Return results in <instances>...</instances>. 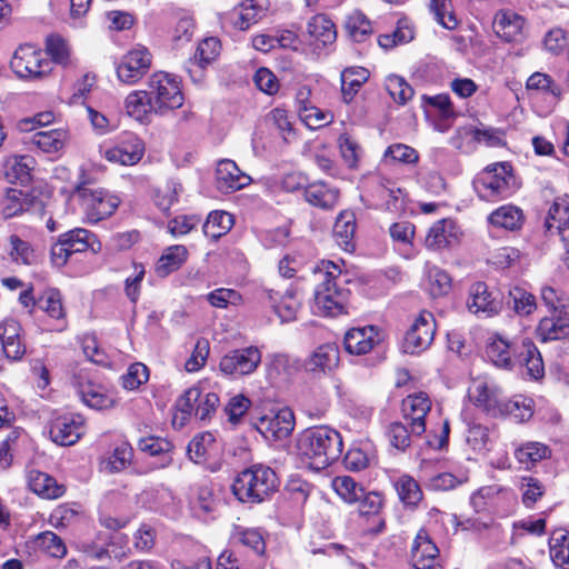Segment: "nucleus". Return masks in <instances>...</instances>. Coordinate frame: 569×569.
Returning <instances> with one entry per match:
<instances>
[{"label":"nucleus","instance_id":"obj_11","mask_svg":"<svg viewBox=\"0 0 569 569\" xmlns=\"http://www.w3.org/2000/svg\"><path fill=\"white\" fill-rule=\"evenodd\" d=\"M152 54L143 46H136L124 53L117 64L118 79L127 84H134L150 70Z\"/></svg>","mask_w":569,"mask_h":569},{"label":"nucleus","instance_id":"obj_32","mask_svg":"<svg viewBox=\"0 0 569 569\" xmlns=\"http://www.w3.org/2000/svg\"><path fill=\"white\" fill-rule=\"evenodd\" d=\"M124 108L129 117L139 122H149L153 112V103L147 90L130 92L124 100Z\"/></svg>","mask_w":569,"mask_h":569},{"label":"nucleus","instance_id":"obj_45","mask_svg":"<svg viewBox=\"0 0 569 569\" xmlns=\"http://www.w3.org/2000/svg\"><path fill=\"white\" fill-rule=\"evenodd\" d=\"M540 297L549 315L569 316V297L563 290L543 286Z\"/></svg>","mask_w":569,"mask_h":569},{"label":"nucleus","instance_id":"obj_46","mask_svg":"<svg viewBox=\"0 0 569 569\" xmlns=\"http://www.w3.org/2000/svg\"><path fill=\"white\" fill-rule=\"evenodd\" d=\"M413 38L415 30L412 23L407 18H401L391 33L379 36L378 43L381 48L389 50L398 44L408 43Z\"/></svg>","mask_w":569,"mask_h":569},{"label":"nucleus","instance_id":"obj_64","mask_svg":"<svg viewBox=\"0 0 569 569\" xmlns=\"http://www.w3.org/2000/svg\"><path fill=\"white\" fill-rule=\"evenodd\" d=\"M9 254L14 262L22 264H31L34 260V251L29 242L22 240L16 234L10 236Z\"/></svg>","mask_w":569,"mask_h":569},{"label":"nucleus","instance_id":"obj_28","mask_svg":"<svg viewBox=\"0 0 569 569\" xmlns=\"http://www.w3.org/2000/svg\"><path fill=\"white\" fill-rule=\"evenodd\" d=\"M27 480L30 490L43 499H58L66 491L53 477L40 470H30Z\"/></svg>","mask_w":569,"mask_h":569},{"label":"nucleus","instance_id":"obj_37","mask_svg":"<svg viewBox=\"0 0 569 569\" xmlns=\"http://www.w3.org/2000/svg\"><path fill=\"white\" fill-rule=\"evenodd\" d=\"M501 418H509L517 423L529 420L533 415V401L523 396H515L511 399H506L502 402Z\"/></svg>","mask_w":569,"mask_h":569},{"label":"nucleus","instance_id":"obj_42","mask_svg":"<svg viewBox=\"0 0 569 569\" xmlns=\"http://www.w3.org/2000/svg\"><path fill=\"white\" fill-rule=\"evenodd\" d=\"M509 493V490L499 485L485 486L472 493L470 503L476 512H482L497 505L501 498H507Z\"/></svg>","mask_w":569,"mask_h":569},{"label":"nucleus","instance_id":"obj_12","mask_svg":"<svg viewBox=\"0 0 569 569\" xmlns=\"http://www.w3.org/2000/svg\"><path fill=\"white\" fill-rule=\"evenodd\" d=\"M78 193L87 220L92 223L110 217L120 203L118 197L101 189L81 188Z\"/></svg>","mask_w":569,"mask_h":569},{"label":"nucleus","instance_id":"obj_4","mask_svg":"<svg viewBox=\"0 0 569 569\" xmlns=\"http://www.w3.org/2000/svg\"><path fill=\"white\" fill-rule=\"evenodd\" d=\"M278 487V477L270 467L253 465L237 475L232 492L239 501L252 505L269 499Z\"/></svg>","mask_w":569,"mask_h":569},{"label":"nucleus","instance_id":"obj_51","mask_svg":"<svg viewBox=\"0 0 569 569\" xmlns=\"http://www.w3.org/2000/svg\"><path fill=\"white\" fill-rule=\"evenodd\" d=\"M233 226V217L227 211H212L209 213L204 224L203 233L212 240H218L226 234Z\"/></svg>","mask_w":569,"mask_h":569},{"label":"nucleus","instance_id":"obj_14","mask_svg":"<svg viewBox=\"0 0 569 569\" xmlns=\"http://www.w3.org/2000/svg\"><path fill=\"white\" fill-rule=\"evenodd\" d=\"M468 310L480 318H491L502 308V300L498 293L490 291L485 282H476L469 289Z\"/></svg>","mask_w":569,"mask_h":569},{"label":"nucleus","instance_id":"obj_6","mask_svg":"<svg viewBox=\"0 0 569 569\" xmlns=\"http://www.w3.org/2000/svg\"><path fill=\"white\" fill-rule=\"evenodd\" d=\"M146 90L153 103L154 114L166 116L183 104L181 83L174 74L163 71L152 73Z\"/></svg>","mask_w":569,"mask_h":569},{"label":"nucleus","instance_id":"obj_22","mask_svg":"<svg viewBox=\"0 0 569 569\" xmlns=\"http://www.w3.org/2000/svg\"><path fill=\"white\" fill-rule=\"evenodd\" d=\"M340 352L336 345L323 343L317 347L305 360L306 371L315 375H327L332 372L339 365Z\"/></svg>","mask_w":569,"mask_h":569},{"label":"nucleus","instance_id":"obj_17","mask_svg":"<svg viewBox=\"0 0 569 569\" xmlns=\"http://www.w3.org/2000/svg\"><path fill=\"white\" fill-rule=\"evenodd\" d=\"M461 231L455 220L445 218L436 221L428 230L425 246L431 251L449 249L460 241Z\"/></svg>","mask_w":569,"mask_h":569},{"label":"nucleus","instance_id":"obj_43","mask_svg":"<svg viewBox=\"0 0 569 569\" xmlns=\"http://www.w3.org/2000/svg\"><path fill=\"white\" fill-rule=\"evenodd\" d=\"M31 206L32 199L28 193L19 189H8L1 202V211L9 219L30 210Z\"/></svg>","mask_w":569,"mask_h":569},{"label":"nucleus","instance_id":"obj_16","mask_svg":"<svg viewBox=\"0 0 569 569\" xmlns=\"http://www.w3.org/2000/svg\"><path fill=\"white\" fill-rule=\"evenodd\" d=\"M471 401L488 416L499 418L501 416L505 397L501 389L492 382L476 380L469 388Z\"/></svg>","mask_w":569,"mask_h":569},{"label":"nucleus","instance_id":"obj_49","mask_svg":"<svg viewBox=\"0 0 569 569\" xmlns=\"http://www.w3.org/2000/svg\"><path fill=\"white\" fill-rule=\"evenodd\" d=\"M261 423L267 425V430L274 438H287L295 428L293 412L289 409H282L272 418H262Z\"/></svg>","mask_w":569,"mask_h":569},{"label":"nucleus","instance_id":"obj_8","mask_svg":"<svg viewBox=\"0 0 569 569\" xmlns=\"http://www.w3.org/2000/svg\"><path fill=\"white\" fill-rule=\"evenodd\" d=\"M52 61L44 57V53L32 44H22L14 51L10 68L22 79H40L52 70Z\"/></svg>","mask_w":569,"mask_h":569},{"label":"nucleus","instance_id":"obj_58","mask_svg":"<svg viewBox=\"0 0 569 569\" xmlns=\"http://www.w3.org/2000/svg\"><path fill=\"white\" fill-rule=\"evenodd\" d=\"M509 298V303H512L513 310L520 316H529L537 308L535 296L521 287L510 289Z\"/></svg>","mask_w":569,"mask_h":569},{"label":"nucleus","instance_id":"obj_24","mask_svg":"<svg viewBox=\"0 0 569 569\" xmlns=\"http://www.w3.org/2000/svg\"><path fill=\"white\" fill-rule=\"evenodd\" d=\"M439 549L426 530H420L412 543L411 561L415 569H433L438 562Z\"/></svg>","mask_w":569,"mask_h":569},{"label":"nucleus","instance_id":"obj_1","mask_svg":"<svg viewBox=\"0 0 569 569\" xmlns=\"http://www.w3.org/2000/svg\"><path fill=\"white\" fill-rule=\"evenodd\" d=\"M486 355L497 368L515 370L517 367H525L528 377L535 380L545 376L541 353L529 338L510 342L500 335H493L487 342Z\"/></svg>","mask_w":569,"mask_h":569},{"label":"nucleus","instance_id":"obj_19","mask_svg":"<svg viewBox=\"0 0 569 569\" xmlns=\"http://www.w3.org/2000/svg\"><path fill=\"white\" fill-rule=\"evenodd\" d=\"M83 433L84 421L80 415L60 416L50 428L51 439L61 446L74 445Z\"/></svg>","mask_w":569,"mask_h":569},{"label":"nucleus","instance_id":"obj_54","mask_svg":"<svg viewBox=\"0 0 569 569\" xmlns=\"http://www.w3.org/2000/svg\"><path fill=\"white\" fill-rule=\"evenodd\" d=\"M232 538L242 546L252 549L259 556H262L266 551V541L259 529L239 526L234 528Z\"/></svg>","mask_w":569,"mask_h":569},{"label":"nucleus","instance_id":"obj_31","mask_svg":"<svg viewBox=\"0 0 569 569\" xmlns=\"http://www.w3.org/2000/svg\"><path fill=\"white\" fill-rule=\"evenodd\" d=\"M356 217L351 211H342L337 217L333 226V238L337 244L347 252L356 248Z\"/></svg>","mask_w":569,"mask_h":569},{"label":"nucleus","instance_id":"obj_57","mask_svg":"<svg viewBox=\"0 0 569 569\" xmlns=\"http://www.w3.org/2000/svg\"><path fill=\"white\" fill-rule=\"evenodd\" d=\"M346 29L351 39L356 42L365 41L372 32L371 22L360 11H355L348 17Z\"/></svg>","mask_w":569,"mask_h":569},{"label":"nucleus","instance_id":"obj_48","mask_svg":"<svg viewBox=\"0 0 569 569\" xmlns=\"http://www.w3.org/2000/svg\"><path fill=\"white\" fill-rule=\"evenodd\" d=\"M67 132L62 129L38 131L32 134L31 143L43 152L52 153L60 151L67 141Z\"/></svg>","mask_w":569,"mask_h":569},{"label":"nucleus","instance_id":"obj_53","mask_svg":"<svg viewBox=\"0 0 569 569\" xmlns=\"http://www.w3.org/2000/svg\"><path fill=\"white\" fill-rule=\"evenodd\" d=\"M46 52L51 60L67 67L71 63V49L66 39L59 34H50L46 40Z\"/></svg>","mask_w":569,"mask_h":569},{"label":"nucleus","instance_id":"obj_55","mask_svg":"<svg viewBox=\"0 0 569 569\" xmlns=\"http://www.w3.org/2000/svg\"><path fill=\"white\" fill-rule=\"evenodd\" d=\"M359 501V512L361 516H372L373 521L377 522L375 532H380L385 528V520L379 516L382 508V497L377 492H365Z\"/></svg>","mask_w":569,"mask_h":569},{"label":"nucleus","instance_id":"obj_61","mask_svg":"<svg viewBox=\"0 0 569 569\" xmlns=\"http://www.w3.org/2000/svg\"><path fill=\"white\" fill-rule=\"evenodd\" d=\"M369 445H352L343 458L345 467L351 471H360L368 467L369 465V455H368Z\"/></svg>","mask_w":569,"mask_h":569},{"label":"nucleus","instance_id":"obj_10","mask_svg":"<svg viewBox=\"0 0 569 569\" xmlns=\"http://www.w3.org/2000/svg\"><path fill=\"white\" fill-rule=\"evenodd\" d=\"M218 405L219 397L217 393L203 392L199 387L188 389L176 402V407L183 415V419L193 412L200 420L209 419L216 412Z\"/></svg>","mask_w":569,"mask_h":569},{"label":"nucleus","instance_id":"obj_25","mask_svg":"<svg viewBox=\"0 0 569 569\" xmlns=\"http://www.w3.org/2000/svg\"><path fill=\"white\" fill-rule=\"evenodd\" d=\"M379 341V330L375 326L352 328L345 335V348L351 355L368 353Z\"/></svg>","mask_w":569,"mask_h":569},{"label":"nucleus","instance_id":"obj_29","mask_svg":"<svg viewBox=\"0 0 569 569\" xmlns=\"http://www.w3.org/2000/svg\"><path fill=\"white\" fill-rule=\"evenodd\" d=\"M523 26L525 19L511 10L499 11L493 20L496 33L508 42L520 39Z\"/></svg>","mask_w":569,"mask_h":569},{"label":"nucleus","instance_id":"obj_13","mask_svg":"<svg viewBox=\"0 0 569 569\" xmlns=\"http://www.w3.org/2000/svg\"><path fill=\"white\" fill-rule=\"evenodd\" d=\"M431 410V400L425 392L408 395L401 405L402 417L413 436H421L426 431V417Z\"/></svg>","mask_w":569,"mask_h":569},{"label":"nucleus","instance_id":"obj_18","mask_svg":"<svg viewBox=\"0 0 569 569\" xmlns=\"http://www.w3.org/2000/svg\"><path fill=\"white\" fill-rule=\"evenodd\" d=\"M143 154L142 140L133 133H124L114 147L106 150L104 158L112 163L133 166L142 159Z\"/></svg>","mask_w":569,"mask_h":569},{"label":"nucleus","instance_id":"obj_39","mask_svg":"<svg viewBox=\"0 0 569 569\" xmlns=\"http://www.w3.org/2000/svg\"><path fill=\"white\" fill-rule=\"evenodd\" d=\"M399 500L409 508H416L423 498L422 490L418 481L409 476L401 475L393 481Z\"/></svg>","mask_w":569,"mask_h":569},{"label":"nucleus","instance_id":"obj_7","mask_svg":"<svg viewBox=\"0 0 569 569\" xmlns=\"http://www.w3.org/2000/svg\"><path fill=\"white\" fill-rule=\"evenodd\" d=\"M94 244L100 249L101 244L92 232L83 228H74L62 233L51 247V261L54 266L62 267L72 253L84 252L88 249L97 251Z\"/></svg>","mask_w":569,"mask_h":569},{"label":"nucleus","instance_id":"obj_60","mask_svg":"<svg viewBox=\"0 0 569 569\" xmlns=\"http://www.w3.org/2000/svg\"><path fill=\"white\" fill-rule=\"evenodd\" d=\"M429 291L432 297H441L447 295L451 289V278L442 269L431 267L427 272Z\"/></svg>","mask_w":569,"mask_h":569},{"label":"nucleus","instance_id":"obj_23","mask_svg":"<svg viewBox=\"0 0 569 569\" xmlns=\"http://www.w3.org/2000/svg\"><path fill=\"white\" fill-rule=\"evenodd\" d=\"M307 34L313 50H322L333 46L337 39V29L328 16L318 13L307 22Z\"/></svg>","mask_w":569,"mask_h":569},{"label":"nucleus","instance_id":"obj_34","mask_svg":"<svg viewBox=\"0 0 569 569\" xmlns=\"http://www.w3.org/2000/svg\"><path fill=\"white\" fill-rule=\"evenodd\" d=\"M523 220L522 210L512 204L501 206L488 217V221L492 227L509 231L520 229Z\"/></svg>","mask_w":569,"mask_h":569},{"label":"nucleus","instance_id":"obj_50","mask_svg":"<svg viewBox=\"0 0 569 569\" xmlns=\"http://www.w3.org/2000/svg\"><path fill=\"white\" fill-rule=\"evenodd\" d=\"M549 452L548 447L543 443L530 441L518 447L515 450V457L525 469H530L537 462L546 459Z\"/></svg>","mask_w":569,"mask_h":569},{"label":"nucleus","instance_id":"obj_5","mask_svg":"<svg viewBox=\"0 0 569 569\" xmlns=\"http://www.w3.org/2000/svg\"><path fill=\"white\" fill-rule=\"evenodd\" d=\"M478 196L487 201L508 198L515 190V177L509 162L487 166L473 180Z\"/></svg>","mask_w":569,"mask_h":569},{"label":"nucleus","instance_id":"obj_3","mask_svg":"<svg viewBox=\"0 0 569 569\" xmlns=\"http://www.w3.org/2000/svg\"><path fill=\"white\" fill-rule=\"evenodd\" d=\"M340 433L329 427L308 428L297 439V455L309 469L320 471L337 461L342 452Z\"/></svg>","mask_w":569,"mask_h":569},{"label":"nucleus","instance_id":"obj_30","mask_svg":"<svg viewBox=\"0 0 569 569\" xmlns=\"http://www.w3.org/2000/svg\"><path fill=\"white\" fill-rule=\"evenodd\" d=\"M537 338L542 342L560 340L569 336V316L548 315L536 328Z\"/></svg>","mask_w":569,"mask_h":569},{"label":"nucleus","instance_id":"obj_9","mask_svg":"<svg viewBox=\"0 0 569 569\" xmlns=\"http://www.w3.org/2000/svg\"><path fill=\"white\" fill-rule=\"evenodd\" d=\"M436 321L431 312L422 311L405 335L402 350L406 353L419 355L427 350L435 338Z\"/></svg>","mask_w":569,"mask_h":569},{"label":"nucleus","instance_id":"obj_35","mask_svg":"<svg viewBox=\"0 0 569 569\" xmlns=\"http://www.w3.org/2000/svg\"><path fill=\"white\" fill-rule=\"evenodd\" d=\"M139 449L153 457H160V462L157 468H167L172 461L173 445L166 438L161 437H146L139 440Z\"/></svg>","mask_w":569,"mask_h":569},{"label":"nucleus","instance_id":"obj_15","mask_svg":"<svg viewBox=\"0 0 569 569\" xmlns=\"http://www.w3.org/2000/svg\"><path fill=\"white\" fill-rule=\"evenodd\" d=\"M261 361V352L256 347L232 350L220 360V370L229 376L252 373Z\"/></svg>","mask_w":569,"mask_h":569},{"label":"nucleus","instance_id":"obj_59","mask_svg":"<svg viewBox=\"0 0 569 569\" xmlns=\"http://www.w3.org/2000/svg\"><path fill=\"white\" fill-rule=\"evenodd\" d=\"M221 44L218 38L209 37L203 39L197 48L194 53V62L193 64L199 68H204V66L211 63L217 59L220 54Z\"/></svg>","mask_w":569,"mask_h":569},{"label":"nucleus","instance_id":"obj_33","mask_svg":"<svg viewBox=\"0 0 569 569\" xmlns=\"http://www.w3.org/2000/svg\"><path fill=\"white\" fill-rule=\"evenodd\" d=\"M305 198L310 204L329 210L336 207L339 191L325 182L318 181L306 187Z\"/></svg>","mask_w":569,"mask_h":569},{"label":"nucleus","instance_id":"obj_38","mask_svg":"<svg viewBox=\"0 0 569 569\" xmlns=\"http://www.w3.org/2000/svg\"><path fill=\"white\" fill-rule=\"evenodd\" d=\"M188 250L182 244L168 247L156 264V272L159 277H167L178 270L187 260Z\"/></svg>","mask_w":569,"mask_h":569},{"label":"nucleus","instance_id":"obj_21","mask_svg":"<svg viewBox=\"0 0 569 569\" xmlns=\"http://www.w3.org/2000/svg\"><path fill=\"white\" fill-rule=\"evenodd\" d=\"M263 299L279 317L281 322H290L296 319L300 308V300L297 298L296 290L290 288L281 292L273 289H266L263 291Z\"/></svg>","mask_w":569,"mask_h":569},{"label":"nucleus","instance_id":"obj_41","mask_svg":"<svg viewBox=\"0 0 569 569\" xmlns=\"http://www.w3.org/2000/svg\"><path fill=\"white\" fill-rule=\"evenodd\" d=\"M369 79V71L362 67L347 68L341 72V92L343 101L349 103L362 84Z\"/></svg>","mask_w":569,"mask_h":569},{"label":"nucleus","instance_id":"obj_62","mask_svg":"<svg viewBox=\"0 0 569 569\" xmlns=\"http://www.w3.org/2000/svg\"><path fill=\"white\" fill-rule=\"evenodd\" d=\"M300 118L310 129H318L332 122L333 114L315 106H303Z\"/></svg>","mask_w":569,"mask_h":569},{"label":"nucleus","instance_id":"obj_44","mask_svg":"<svg viewBox=\"0 0 569 569\" xmlns=\"http://www.w3.org/2000/svg\"><path fill=\"white\" fill-rule=\"evenodd\" d=\"M38 308L44 311L51 319L60 322L59 330L66 327V312L62 306V297L59 290L48 289L38 298Z\"/></svg>","mask_w":569,"mask_h":569},{"label":"nucleus","instance_id":"obj_47","mask_svg":"<svg viewBox=\"0 0 569 569\" xmlns=\"http://www.w3.org/2000/svg\"><path fill=\"white\" fill-rule=\"evenodd\" d=\"M216 439L211 432H201L192 438L188 445V455L196 463H203L212 455Z\"/></svg>","mask_w":569,"mask_h":569},{"label":"nucleus","instance_id":"obj_52","mask_svg":"<svg viewBox=\"0 0 569 569\" xmlns=\"http://www.w3.org/2000/svg\"><path fill=\"white\" fill-rule=\"evenodd\" d=\"M528 90L538 91L542 94L550 96L555 100H560L562 97V90L559 84L547 73L535 72L526 82Z\"/></svg>","mask_w":569,"mask_h":569},{"label":"nucleus","instance_id":"obj_36","mask_svg":"<svg viewBox=\"0 0 569 569\" xmlns=\"http://www.w3.org/2000/svg\"><path fill=\"white\" fill-rule=\"evenodd\" d=\"M567 227H569V197H558L548 210L545 228L550 234H557Z\"/></svg>","mask_w":569,"mask_h":569},{"label":"nucleus","instance_id":"obj_20","mask_svg":"<svg viewBox=\"0 0 569 569\" xmlns=\"http://www.w3.org/2000/svg\"><path fill=\"white\" fill-rule=\"evenodd\" d=\"M249 174L241 171L237 163L230 159H222L217 163V188L224 193L238 191L251 183Z\"/></svg>","mask_w":569,"mask_h":569},{"label":"nucleus","instance_id":"obj_2","mask_svg":"<svg viewBox=\"0 0 569 569\" xmlns=\"http://www.w3.org/2000/svg\"><path fill=\"white\" fill-rule=\"evenodd\" d=\"M341 267L322 260L313 268L315 292L312 311L317 316L337 317L347 313L350 291L341 283Z\"/></svg>","mask_w":569,"mask_h":569},{"label":"nucleus","instance_id":"obj_40","mask_svg":"<svg viewBox=\"0 0 569 569\" xmlns=\"http://www.w3.org/2000/svg\"><path fill=\"white\" fill-rule=\"evenodd\" d=\"M79 396L82 402L89 408L103 410L113 407L114 399L103 387L88 382L79 388Z\"/></svg>","mask_w":569,"mask_h":569},{"label":"nucleus","instance_id":"obj_27","mask_svg":"<svg viewBox=\"0 0 569 569\" xmlns=\"http://www.w3.org/2000/svg\"><path fill=\"white\" fill-rule=\"evenodd\" d=\"M34 160L30 156H9L0 163V178L10 183H27L31 178Z\"/></svg>","mask_w":569,"mask_h":569},{"label":"nucleus","instance_id":"obj_63","mask_svg":"<svg viewBox=\"0 0 569 569\" xmlns=\"http://www.w3.org/2000/svg\"><path fill=\"white\" fill-rule=\"evenodd\" d=\"M207 299L214 308H228L229 306H239L242 303V296L230 288H218L208 293Z\"/></svg>","mask_w":569,"mask_h":569},{"label":"nucleus","instance_id":"obj_56","mask_svg":"<svg viewBox=\"0 0 569 569\" xmlns=\"http://www.w3.org/2000/svg\"><path fill=\"white\" fill-rule=\"evenodd\" d=\"M332 488L348 503L356 502L363 496V488L348 476L336 477L332 480Z\"/></svg>","mask_w":569,"mask_h":569},{"label":"nucleus","instance_id":"obj_26","mask_svg":"<svg viewBox=\"0 0 569 569\" xmlns=\"http://www.w3.org/2000/svg\"><path fill=\"white\" fill-rule=\"evenodd\" d=\"M268 4V0H243L230 14L232 24L239 30L249 29L264 17Z\"/></svg>","mask_w":569,"mask_h":569}]
</instances>
